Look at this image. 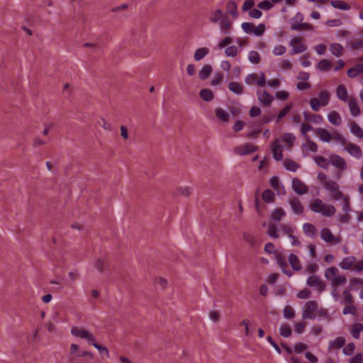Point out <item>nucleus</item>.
Returning <instances> with one entry per match:
<instances>
[{
  "instance_id": "obj_1",
  "label": "nucleus",
  "mask_w": 363,
  "mask_h": 363,
  "mask_svg": "<svg viewBox=\"0 0 363 363\" xmlns=\"http://www.w3.org/2000/svg\"><path fill=\"white\" fill-rule=\"evenodd\" d=\"M296 139L295 135L291 133H284L281 136V141L286 143L288 148H291ZM272 150L274 158L280 161L283 159V147L279 139H276L272 144Z\"/></svg>"
},
{
  "instance_id": "obj_2",
  "label": "nucleus",
  "mask_w": 363,
  "mask_h": 363,
  "mask_svg": "<svg viewBox=\"0 0 363 363\" xmlns=\"http://www.w3.org/2000/svg\"><path fill=\"white\" fill-rule=\"evenodd\" d=\"M324 276L328 280L333 288L343 285L347 281V278L345 275L340 274V271L335 267L327 268L325 270Z\"/></svg>"
},
{
  "instance_id": "obj_3",
  "label": "nucleus",
  "mask_w": 363,
  "mask_h": 363,
  "mask_svg": "<svg viewBox=\"0 0 363 363\" xmlns=\"http://www.w3.org/2000/svg\"><path fill=\"white\" fill-rule=\"evenodd\" d=\"M264 251L269 254H274L277 263L282 269L283 273L289 277H291L293 274L292 272L288 269V264L284 257L276 250L275 247L272 243H267L264 246Z\"/></svg>"
},
{
  "instance_id": "obj_4",
  "label": "nucleus",
  "mask_w": 363,
  "mask_h": 363,
  "mask_svg": "<svg viewBox=\"0 0 363 363\" xmlns=\"http://www.w3.org/2000/svg\"><path fill=\"white\" fill-rule=\"evenodd\" d=\"M310 208L313 211L321 213L327 217L333 216L336 212V209L333 206L325 204L319 199H315L311 202Z\"/></svg>"
},
{
  "instance_id": "obj_5",
  "label": "nucleus",
  "mask_w": 363,
  "mask_h": 363,
  "mask_svg": "<svg viewBox=\"0 0 363 363\" xmlns=\"http://www.w3.org/2000/svg\"><path fill=\"white\" fill-rule=\"evenodd\" d=\"M295 228L286 224H280L278 226L274 224H270L267 228V234L273 238H277L279 234L291 236L294 233Z\"/></svg>"
},
{
  "instance_id": "obj_6",
  "label": "nucleus",
  "mask_w": 363,
  "mask_h": 363,
  "mask_svg": "<svg viewBox=\"0 0 363 363\" xmlns=\"http://www.w3.org/2000/svg\"><path fill=\"white\" fill-rule=\"evenodd\" d=\"M330 94L328 91L323 89L319 92L318 98H312L310 106L313 111H318L322 106H326L330 101Z\"/></svg>"
},
{
  "instance_id": "obj_7",
  "label": "nucleus",
  "mask_w": 363,
  "mask_h": 363,
  "mask_svg": "<svg viewBox=\"0 0 363 363\" xmlns=\"http://www.w3.org/2000/svg\"><path fill=\"white\" fill-rule=\"evenodd\" d=\"M315 134L323 142L329 143L333 140L337 142L343 143L345 141L343 136L335 130L330 133L328 130L325 128H318L315 130Z\"/></svg>"
},
{
  "instance_id": "obj_8",
  "label": "nucleus",
  "mask_w": 363,
  "mask_h": 363,
  "mask_svg": "<svg viewBox=\"0 0 363 363\" xmlns=\"http://www.w3.org/2000/svg\"><path fill=\"white\" fill-rule=\"evenodd\" d=\"M71 334L73 336L86 340L88 344L90 345H91V344L94 343L95 340L94 335L91 333H90L89 331L83 328L73 326L71 328Z\"/></svg>"
},
{
  "instance_id": "obj_9",
  "label": "nucleus",
  "mask_w": 363,
  "mask_h": 363,
  "mask_svg": "<svg viewBox=\"0 0 363 363\" xmlns=\"http://www.w3.org/2000/svg\"><path fill=\"white\" fill-rule=\"evenodd\" d=\"M318 304L316 301H307L303 311V319H315V313L318 311Z\"/></svg>"
},
{
  "instance_id": "obj_10",
  "label": "nucleus",
  "mask_w": 363,
  "mask_h": 363,
  "mask_svg": "<svg viewBox=\"0 0 363 363\" xmlns=\"http://www.w3.org/2000/svg\"><path fill=\"white\" fill-rule=\"evenodd\" d=\"M245 83L248 85L257 84L259 86L264 87L266 85V77L264 72L259 74L252 73L245 78Z\"/></svg>"
},
{
  "instance_id": "obj_11",
  "label": "nucleus",
  "mask_w": 363,
  "mask_h": 363,
  "mask_svg": "<svg viewBox=\"0 0 363 363\" xmlns=\"http://www.w3.org/2000/svg\"><path fill=\"white\" fill-rule=\"evenodd\" d=\"M289 45L293 48L291 55L302 53L306 50V45L303 43V39L299 37L293 38Z\"/></svg>"
},
{
  "instance_id": "obj_12",
  "label": "nucleus",
  "mask_w": 363,
  "mask_h": 363,
  "mask_svg": "<svg viewBox=\"0 0 363 363\" xmlns=\"http://www.w3.org/2000/svg\"><path fill=\"white\" fill-rule=\"evenodd\" d=\"M307 284L311 287L315 288L320 292L324 291L325 287L323 281L318 276L315 275L310 276L308 278Z\"/></svg>"
},
{
  "instance_id": "obj_13",
  "label": "nucleus",
  "mask_w": 363,
  "mask_h": 363,
  "mask_svg": "<svg viewBox=\"0 0 363 363\" xmlns=\"http://www.w3.org/2000/svg\"><path fill=\"white\" fill-rule=\"evenodd\" d=\"M292 189L296 194L299 195H303L308 192V187L306 185L298 178H294L293 179Z\"/></svg>"
},
{
  "instance_id": "obj_14",
  "label": "nucleus",
  "mask_w": 363,
  "mask_h": 363,
  "mask_svg": "<svg viewBox=\"0 0 363 363\" xmlns=\"http://www.w3.org/2000/svg\"><path fill=\"white\" fill-rule=\"evenodd\" d=\"M320 237L328 243L336 244L340 242V239L335 237L328 228H323L321 230Z\"/></svg>"
},
{
  "instance_id": "obj_15",
  "label": "nucleus",
  "mask_w": 363,
  "mask_h": 363,
  "mask_svg": "<svg viewBox=\"0 0 363 363\" xmlns=\"http://www.w3.org/2000/svg\"><path fill=\"white\" fill-rule=\"evenodd\" d=\"M289 203L295 214H301L303 211V206L299 199L293 196L289 199Z\"/></svg>"
},
{
  "instance_id": "obj_16",
  "label": "nucleus",
  "mask_w": 363,
  "mask_h": 363,
  "mask_svg": "<svg viewBox=\"0 0 363 363\" xmlns=\"http://www.w3.org/2000/svg\"><path fill=\"white\" fill-rule=\"evenodd\" d=\"M256 150L257 147L251 143H246L245 145L238 146L235 148V152L240 155H247Z\"/></svg>"
},
{
  "instance_id": "obj_17",
  "label": "nucleus",
  "mask_w": 363,
  "mask_h": 363,
  "mask_svg": "<svg viewBox=\"0 0 363 363\" xmlns=\"http://www.w3.org/2000/svg\"><path fill=\"white\" fill-rule=\"evenodd\" d=\"M258 100L265 106H269L272 104L274 98L267 91L259 90L257 91Z\"/></svg>"
},
{
  "instance_id": "obj_18",
  "label": "nucleus",
  "mask_w": 363,
  "mask_h": 363,
  "mask_svg": "<svg viewBox=\"0 0 363 363\" xmlns=\"http://www.w3.org/2000/svg\"><path fill=\"white\" fill-rule=\"evenodd\" d=\"M220 32L223 34H228L232 28L233 23L230 21L229 17L226 15L221 21L218 23Z\"/></svg>"
},
{
  "instance_id": "obj_19",
  "label": "nucleus",
  "mask_w": 363,
  "mask_h": 363,
  "mask_svg": "<svg viewBox=\"0 0 363 363\" xmlns=\"http://www.w3.org/2000/svg\"><path fill=\"white\" fill-rule=\"evenodd\" d=\"M356 261V258L353 256L346 257L343 258V259L339 264V266L341 269L345 270L353 269L354 264H355Z\"/></svg>"
},
{
  "instance_id": "obj_20",
  "label": "nucleus",
  "mask_w": 363,
  "mask_h": 363,
  "mask_svg": "<svg viewBox=\"0 0 363 363\" xmlns=\"http://www.w3.org/2000/svg\"><path fill=\"white\" fill-rule=\"evenodd\" d=\"M225 16H226V14H224L222 10L216 9L210 12L208 18L211 23H219Z\"/></svg>"
},
{
  "instance_id": "obj_21",
  "label": "nucleus",
  "mask_w": 363,
  "mask_h": 363,
  "mask_svg": "<svg viewBox=\"0 0 363 363\" xmlns=\"http://www.w3.org/2000/svg\"><path fill=\"white\" fill-rule=\"evenodd\" d=\"M361 74L363 76V65L362 64H357L354 67H351L347 70V76L350 78H354Z\"/></svg>"
},
{
  "instance_id": "obj_22",
  "label": "nucleus",
  "mask_w": 363,
  "mask_h": 363,
  "mask_svg": "<svg viewBox=\"0 0 363 363\" xmlns=\"http://www.w3.org/2000/svg\"><path fill=\"white\" fill-rule=\"evenodd\" d=\"M331 164L338 168L340 170H343L346 168V163L341 157L338 155H333L330 160Z\"/></svg>"
},
{
  "instance_id": "obj_23",
  "label": "nucleus",
  "mask_w": 363,
  "mask_h": 363,
  "mask_svg": "<svg viewBox=\"0 0 363 363\" xmlns=\"http://www.w3.org/2000/svg\"><path fill=\"white\" fill-rule=\"evenodd\" d=\"M337 96L344 102L349 101L348 93L346 87L343 84H340L337 87Z\"/></svg>"
},
{
  "instance_id": "obj_24",
  "label": "nucleus",
  "mask_w": 363,
  "mask_h": 363,
  "mask_svg": "<svg viewBox=\"0 0 363 363\" xmlns=\"http://www.w3.org/2000/svg\"><path fill=\"white\" fill-rule=\"evenodd\" d=\"M347 101L351 114L355 117L358 116L360 114V108L357 101L354 99L351 98Z\"/></svg>"
},
{
  "instance_id": "obj_25",
  "label": "nucleus",
  "mask_w": 363,
  "mask_h": 363,
  "mask_svg": "<svg viewBox=\"0 0 363 363\" xmlns=\"http://www.w3.org/2000/svg\"><path fill=\"white\" fill-rule=\"evenodd\" d=\"M226 11L231 15L233 18H237L238 16V6L234 1H230L226 4Z\"/></svg>"
},
{
  "instance_id": "obj_26",
  "label": "nucleus",
  "mask_w": 363,
  "mask_h": 363,
  "mask_svg": "<svg viewBox=\"0 0 363 363\" xmlns=\"http://www.w3.org/2000/svg\"><path fill=\"white\" fill-rule=\"evenodd\" d=\"M347 151L353 157L359 158L362 155V150L360 147L354 144H348L346 146Z\"/></svg>"
},
{
  "instance_id": "obj_27",
  "label": "nucleus",
  "mask_w": 363,
  "mask_h": 363,
  "mask_svg": "<svg viewBox=\"0 0 363 363\" xmlns=\"http://www.w3.org/2000/svg\"><path fill=\"white\" fill-rule=\"evenodd\" d=\"M328 121L335 125H339L342 122L340 115L335 111H333L328 115Z\"/></svg>"
},
{
  "instance_id": "obj_28",
  "label": "nucleus",
  "mask_w": 363,
  "mask_h": 363,
  "mask_svg": "<svg viewBox=\"0 0 363 363\" xmlns=\"http://www.w3.org/2000/svg\"><path fill=\"white\" fill-rule=\"evenodd\" d=\"M215 114L223 122H228L230 120V114L222 108H216Z\"/></svg>"
},
{
  "instance_id": "obj_29",
  "label": "nucleus",
  "mask_w": 363,
  "mask_h": 363,
  "mask_svg": "<svg viewBox=\"0 0 363 363\" xmlns=\"http://www.w3.org/2000/svg\"><path fill=\"white\" fill-rule=\"evenodd\" d=\"M306 121L313 123L319 124L323 121V117L318 114L309 113L304 112L303 113Z\"/></svg>"
},
{
  "instance_id": "obj_30",
  "label": "nucleus",
  "mask_w": 363,
  "mask_h": 363,
  "mask_svg": "<svg viewBox=\"0 0 363 363\" xmlns=\"http://www.w3.org/2000/svg\"><path fill=\"white\" fill-rule=\"evenodd\" d=\"M289 262L294 270H295V271L301 270V264L298 257L296 255H295L294 254H291L289 256Z\"/></svg>"
},
{
  "instance_id": "obj_31",
  "label": "nucleus",
  "mask_w": 363,
  "mask_h": 363,
  "mask_svg": "<svg viewBox=\"0 0 363 363\" xmlns=\"http://www.w3.org/2000/svg\"><path fill=\"white\" fill-rule=\"evenodd\" d=\"M330 51L333 55L340 57L342 55L344 48L340 44L334 43L330 44Z\"/></svg>"
},
{
  "instance_id": "obj_32",
  "label": "nucleus",
  "mask_w": 363,
  "mask_h": 363,
  "mask_svg": "<svg viewBox=\"0 0 363 363\" xmlns=\"http://www.w3.org/2000/svg\"><path fill=\"white\" fill-rule=\"evenodd\" d=\"M350 129L351 133L359 138H363V130L362 128L354 121L350 123Z\"/></svg>"
},
{
  "instance_id": "obj_33",
  "label": "nucleus",
  "mask_w": 363,
  "mask_h": 363,
  "mask_svg": "<svg viewBox=\"0 0 363 363\" xmlns=\"http://www.w3.org/2000/svg\"><path fill=\"white\" fill-rule=\"evenodd\" d=\"M199 96L206 101H211L214 98L213 92L209 89H202L199 92Z\"/></svg>"
},
{
  "instance_id": "obj_34",
  "label": "nucleus",
  "mask_w": 363,
  "mask_h": 363,
  "mask_svg": "<svg viewBox=\"0 0 363 363\" xmlns=\"http://www.w3.org/2000/svg\"><path fill=\"white\" fill-rule=\"evenodd\" d=\"M228 89L236 94H241L243 91L242 86L236 82H231L228 84Z\"/></svg>"
},
{
  "instance_id": "obj_35",
  "label": "nucleus",
  "mask_w": 363,
  "mask_h": 363,
  "mask_svg": "<svg viewBox=\"0 0 363 363\" xmlns=\"http://www.w3.org/2000/svg\"><path fill=\"white\" fill-rule=\"evenodd\" d=\"M211 72H212V67L208 65H206L199 71V78L203 80L206 79L209 77V75L211 74Z\"/></svg>"
},
{
  "instance_id": "obj_36",
  "label": "nucleus",
  "mask_w": 363,
  "mask_h": 363,
  "mask_svg": "<svg viewBox=\"0 0 363 363\" xmlns=\"http://www.w3.org/2000/svg\"><path fill=\"white\" fill-rule=\"evenodd\" d=\"M209 52V50L207 48H201L196 50L194 53V59L196 61L201 60Z\"/></svg>"
},
{
  "instance_id": "obj_37",
  "label": "nucleus",
  "mask_w": 363,
  "mask_h": 363,
  "mask_svg": "<svg viewBox=\"0 0 363 363\" xmlns=\"http://www.w3.org/2000/svg\"><path fill=\"white\" fill-rule=\"evenodd\" d=\"M303 230L304 233L309 237H313L316 232L315 227L311 223L303 224Z\"/></svg>"
},
{
  "instance_id": "obj_38",
  "label": "nucleus",
  "mask_w": 363,
  "mask_h": 363,
  "mask_svg": "<svg viewBox=\"0 0 363 363\" xmlns=\"http://www.w3.org/2000/svg\"><path fill=\"white\" fill-rule=\"evenodd\" d=\"M285 211L282 208H277L272 213L271 218L275 221H279L285 216Z\"/></svg>"
},
{
  "instance_id": "obj_39",
  "label": "nucleus",
  "mask_w": 363,
  "mask_h": 363,
  "mask_svg": "<svg viewBox=\"0 0 363 363\" xmlns=\"http://www.w3.org/2000/svg\"><path fill=\"white\" fill-rule=\"evenodd\" d=\"M330 4L334 8H336V9H338L340 10H343V11H347L350 9V6L347 3L342 1H332L330 2Z\"/></svg>"
},
{
  "instance_id": "obj_40",
  "label": "nucleus",
  "mask_w": 363,
  "mask_h": 363,
  "mask_svg": "<svg viewBox=\"0 0 363 363\" xmlns=\"http://www.w3.org/2000/svg\"><path fill=\"white\" fill-rule=\"evenodd\" d=\"M293 104L290 103L287 104L283 109H281L277 115V122L278 123L280 120L284 118L292 109Z\"/></svg>"
},
{
  "instance_id": "obj_41",
  "label": "nucleus",
  "mask_w": 363,
  "mask_h": 363,
  "mask_svg": "<svg viewBox=\"0 0 363 363\" xmlns=\"http://www.w3.org/2000/svg\"><path fill=\"white\" fill-rule=\"evenodd\" d=\"M363 330V325L362 323H355L352 325L351 334L355 339L359 337V333Z\"/></svg>"
},
{
  "instance_id": "obj_42",
  "label": "nucleus",
  "mask_w": 363,
  "mask_h": 363,
  "mask_svg": "<svg viewBox=\"0 0 363 363\" xmlns=\"http://www.w3.org/2000/svg\"><path fill=\"white\" fill-rule=\"evenodd\" d=\"M284 165L287 170L291 172H296L299 167L296 162L291 160H285Z\"/></svg>"
},
{
  "instance_id": "obj_43",
  "label": "nucleus",
  "mask_w": 363,
  "mask_h": 363,
  "mask_svg": "<svg viewBox=\"0 0 363 363\" xmlns=\"http://www.w3.org/2000/svg\"><path fill=\"white\" fill-rule=\"evenodd\" d=\"M331 67L332 63L326 59H323L320 60V62L318 64V68L323 72L328 71Z\"/></svg>"
},
{
  "instance_id": "obj_44",
  "label": "nucleus",
  "mask_w": 363,
  "mask_h": 363,
  "mask_svg": "<svg viewBox=\"0 0 363 363\" xmlns=\"http://www.w3.org/2000/svg\"><path fill=\"white\" fill-rule=\"evenodd\" d=\"M345 344V340L342 337H338L335 340L330 342V347L339 349L342 347Z\"/></svg>"
},
{
  "instance_id": "obj_45",
  "label": "nucleus",
  "mask_w": 363,
  "mask_h": 363,
  "mask_svg": "<svg viewBox=\"0 0 363 363\" xmlns=\"http://www.w3.org/2000/svg\"><path fill=\"white\" fill-rule=\"evenodd\" d=\"M323 186L330 192L335 191L339 189V185L333 180L328 179Z\"/></svg>"
},
{
  "instance_id": "obj_46",
  "label": "nucleus",
  "mask_w": 363,
  "mask_h": 363,
  "mask_svg": "<svg viewBox=\"0 0 363 363\" xmlns=\"http://www.w3.org/2000/svg\"><path fill=\"white\" fill-rule=\"evenodd\" d=\"M91 345H93L96 349L98 350L99 352L100 353V354L102 357H104V356H105L106 357H109L108 350L106 347H104V346L98 344L97 342H96L95 340H94V343L91 344Z\"/></svg>"
},
{
  "instance_id": "obj_47",
  "label": "nucleus",
  "mask_w": 363,
  "mask_h": 363,
  "mask_svg": "<svg viewBox=\"0 0 363 363\" xmlns=\"http://www.w3.org/2000/svg\"><path fill=\"white\" fill-rule=\"evenodd\" d=\"M291 327L287 324H282L280 327V334L284 337H289L291 335Z\"/></svg>"
},
{
  "instance_id": "obj_48",
  "label": "nucleus",
  "mask_w": 363,
  "mask_h": 363,
  "mask_svg": "<svg viewBox=\"0 0 363 363\" xmlns=\"http://www.w3.org/2000/svg\"><path fill=\"white\" fill-rule=\"evenodd\" d=\"M313 28V26L308 23H301L292 26V29L295 30H312Z\"/></svg>"
},
{
  "instance_id": "obj_49",
  "label": "nucleus",
  "mask_w": 363,
  "mask_h": 363,
  "mask_svg": "<svg viewBox=\"0 0 363 363\" xmlns=\"http://www.w3.org/2000/svg\"><path fill=\"white\" fill-rule=\"evenodd\" d=\"M315 162L317 164L323 168H326L330 163V161L322 156L316 157Z\"/></svg>"
},
{
  "instance_id": "obj_50",
  "label": "nucleus",
  "mask_w": 363,
  "mask_h": 363,
  "mask_svg": "<svg viewBox=\"0 0 363 363\" xmlns=\"http://www.w3.org/2000/svg\"><path fill=\"white\" fill-rule=\"evenodd\" d=\"M284 316L287 319L293 318L295 316V311L294 308L290 306H286L284 308Z\"/></svg>"
},
{
  "instance_id": "obj_51",
  "label": "nucleus",
  "mask_w": 363,
  "mask_h": 363,
  "mask_svg": "<svg viewBox=\"0 0 363 363\" xmlns=\"http://www.w3.org/2000/svg\"><path fill=\"white\" fill-rule=\"evenodd\" d=\"M249 60L253 64H258L260 61L259 54L256 51H250L248 54Z\"/></svg>"
},
{
  "instance_id": "obj_52",
  "label": "nucleus",
  "mask_w": 363,
  "mask_h": 363,
  "mask_svg": "<svg viewBox=\"0 0 363 363\" xmlns=\"http://www.w3.org/2000/svg\"><path fill=\"white\" fill-rule=\"evenodd\" d=\"M274 198V194L272 191L267 189L265 190L262 194V199L267 203L272 202Z\"/></svg>"
},
{
  "instance_id": "obj_53",
  "label": "nucleus",
  "mask_w": 363,
  "mask_h": 363,
  "mask_svg": "<svg viewBox=\"0 0 363 363\" xmlns=\"http://www.w3.org/2000/svg\"><path fill=\"white\" fill-rule=\"evenodd\" d=\"M257 7L259 9L264 10V11H268L270 10L273 7V4L272 1L269 0H264L263 1L259 2L257 4Z\"/></svg>"
},
{
  "instance_id": "obj_54",
  "label": "nucleus",
  "mask_w": 363,
  "mask_h": 363,
  "mask_svg": "<svg viewBox=\"0 0 363 363\" xmlns=\"http://www.w3.org/2000/svg\"><path fill=\"white\" fill-rule=\"evenodd\" d=\"M224 79V75L221 72H217L214 74L212 80H211V85L216 86L220 84Z\"/></svg>"
},
{
  "instance_id": "obj_55",
  "label": "nucleus",
  "mask_w": 363,
  "mask_h": 363,
  "mask_svg": "<svg viewBox=\"0 0 363 363\" xmlns=\"http://www.w3.org/2000/svg\"><path fill=\"white\" fill-rule=\"evenodd\" d=\"M303 145L306 149L313 152H315L318 150V145L316 143L311 140L309 138H306V143Z\"/></svg>"
},
{
  "instance_id": "obj_56",
  "label": "nucleus",
  "mask_w": 363,
  "mask_h": 363,
  "mask_svg": "<svg viewBox=\"0 0 363 363\" xmlns=\"http://www.w3.org/2000/svg\"><path fill=\"white\" fill-rule=\"evenodd\" d=\"M286 52V48L284 45H276L273 50L272 53L276 56H281L285 54Z\"/></svg>"
},
{
  "instance_id": "obj_57",
  "label": "nucleus",
  "mask_w": 363,
  "mask_h": 363,
  "mask_svg": "<svg viewBox=\"0 0 363 363\" xmlns=\"http://www.w3.org/2000/svg\"><path fill=\"white\" fill-rule=\"evenodd\" d=\"M270 184L272 188L277 191L278 194H281L282 192V189H281V186L279 184V179L276 177H274L270 180Z\"/></svg>"
},
{
  "instance_id": "obj_58",
  "label": "nucleus",
  "mask_w": 363,
  "mask_h": 363,
  "mask_svg": "<svg viewBox=\"0 0 363 363\" xmlns=\"http://www.w3.org/2000/svg\"><path fill=\"white\" fill-rule=\"evenodd\" d=\"M238 50L236 46H234V45L230 46V47L226 48V49L225 50V54L228 57H234L237 55Z\"/></svg>"
},
{
  "instance_id": "obj_59",
  "label": "nucleus",
  "mask_w": 363,
  "mask_h": 363,
  "mask_svg": "<svg viewBox=\"0 0 363 363\" xmlns=\"http://www.w3.org/2000/svg\"><path fill=\"white\" fill-rule=\"evenodd\" d=\"M357 312L356 308L352 305V303H349L346 305L343 309V314H352L354 315Z\"/></svg>"
},
{
  "instance_id": "obj_60",
  "label": "nucleus",
  "mask_w": 363,
  "mask_h": 363,
  "mask_svg": "<svg viewBox=\"0 0 363 363\" xmlns=\"http://www.w3.org/2000/svg\"><path fill=\"white\" fill-rule=\"evenodd\" d=\"M255 6V1L254 0H246L242 4V11L245 12L253 9V6Z\"/></svg>"
},
{
  "instance_id": "obj_61",
  "label": "nucleus",
  "mask_w": 363,
  "mask_h": 363,
  "mask_svg": "<svg viewBox=\"0 0 363 363\" xmlns=\"http://www.w3.org/2000/svg\"><path fill=\"white\" fill-rule=\"evenodd\" d=\"M355 350L354 343H349L343 348V352L346 355H351Z\"/></svg>"
},
{
  "instance_id": "obj_62",
  "label": "nucleus",
  "mask_w": 363,
  "mask_h": 363,
  "mask_svg": "<svg viewBox=\"0 0 363 363\" xmlns=\"http://www.w3.org/2000/svg\"><path fill=\"white\" fill-rule=\"evenodd\" d=\"M249 16L255 19H259L262 17V13L259 9H252L249 11Z\"/></svg>"
},
{
  "instance_id": "obj_63",
  "label": "nucleus",
  "mask_w": 363,
  "mask_h": 363,
  "mask_svg": "<svg viewBox=\"0 0 363 363\" xmlns=\"http://www.w3.org/2000/svg\"><path fill=\"white\" fill-rule=\"evenodd\" d=\"M242 30L247 33H251L253 31L254 24L252 23L245 22L241 24Z\"/></svg>"
},
{
  "instance_id": "obj_64",
  "label": "nucleus",
  "mask_w": 363,
  "mask_h": 363,
  "mask_svg": "<svg viewBox=\"0 0 363 363\" xmlns=\"http://www.w3.org/2000/svg\"><path fill=\"white\" fill-rule=\"evenodd\" d=\"M265 31V26L263 23L259 24L257 27L253 28L252 33L257 36H261Z\"/></svg>"
}]
</instances>
